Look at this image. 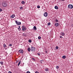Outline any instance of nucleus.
Here are the masks:
<instances>
[{
	"instance_id": "16",
	"label": "nucleus",
	"mask_w": 73,
	"mask_h": 73,
	"mask_svg": "<svg viewBox=\"0 0 73 73\" xmlns=\"http://www.w3.org/2000/svg\"><path fill=\"white\" fill-rule=\"evenodd\" d=\"M0 64L1 65H3V62H2V61L1 62Z\"/></svg>"
},
{
	"instance_id": "10",
	"label": "nucleus",
	"mask_w": 73,
	"mask_h": 73,
	"mask_svg": "<svg viewBox=\"0 0 73 73\" xmlns=\"http://www.w3.org/2000/svg\"><path fill=\"white\" fill-rule=\"evenodd\" d=\"M15 15H12V16H11V18L13 19V18H14L15 17Z\"/></svg>"
},
{
	"instance_id": "9",
	"label": "nucleus",
	"mask_w": 73,
	"mask_h": 73,
	"mask_svg": "<svg viewBox=\"0 0 73 73\" xmlns=\"http://www.w3.org/2000/svg\"><path fill=\"white\" fill-rule=\"evenodd\" d=\"M34 31H36L37 30V28L36 26H34L33 28Z\"/></svg>"
},
{
	"instance_id": "40",
	"label": "nucleus",
	"mask_w": 73,
	"mask_h": 73,
	"mask_svg": "<svg viewBox=\"0 0 73 73\" xmlns=\"http://www.w3.org/2000/svg\"><path fill=\"white\" fill-rule=\"evenodd\" d=\"M62 0V1H65V0Z\"/></svg>"
},
{
	"instance_id": "39",
	"label": "nucleus",
	"mask_w": 73,
	"mask_h": 73,
	"mask_svg": "<svg viewBox=\"0 0 73 73\" xmlns=\"http://www.w3.org/2000/svg\"><path fill=\"white\" fill-rule=\"evenodd\" d=\"M5 53H6L7 55L8 54V53H7V52H6Z\"/></svg>"
},
{
	"instance_id": "24",
	"label": "nucleus",
	"mask_w": 73,
	"mask_h": 73,
	"mask_svg": "<svg viewBox=\"0 0 73 73\" xmlns=\"http://www.w3.org/2000/svg\"><path fill=\"white\" fill-rule=\"evenodd\" d=\"M55 21L56 22H58V21L57 19H56Z\"/></svg>"
},
{
	"instance_id": "7",
	"label": "nucleus",
	"mask_w": 73,
	"mask_h": 73,
	"mask_svg": "<svg viewBox=\"0 0 73 73\" xmlns=\"http://www.w3.org/2000/svg\"><path fill=\"white\" fill-rule=\"evenodd\" d=\"M60 35H61V36H64L65 35V33H64L63 32H62L60 33Z\"/></svg>"
},
{
	"instance_id": "42",
	"label": "nucleus",
	"mask_w": 73,
	"mask_h": 73,
	"mask_svg": "<svg viewBox=\"0 0 73 73\" xmlns=\"http://www.w3.org/2000/svg\"><path fill=\"white\" fill-rule=\"evenodd\" d=\"M72 25V27L73 26V24Z\"/></svg>"
},
{
	"instance_id": "3",
	"label": "nucleus",
	"mask_w": 73,
	"mask_h": 73,
	"mask_svg": "<svg viewBox=\"0 0 73 73\" xmlns=\"http://www.w3.org/2000/svg\"><path fill=\"white\" fill-rule=\"evenodd\" d=\"M15 23H16L17 25H19L21 24V22H17V21H15Z\"/></svg>"
},
{
	"instance_id": "29",
	"label": "nucleus",
	"mask_w": 73,
	"mask_h": 73,
	"mask_svg": "<svg viewBox=\"0 0 73 73\" xmlns=\"http://www.w3.org/2000/svg\"><path fill=\"white\" fill-rule=\"evenodd\" d=\"M19 31H20L21 30V28H19Z\"/></svg>"
},
{
	"instance_id": "32",
	"label": "nucleus",
	"mask_w": 73,
	"mask_h": 73,
	"mask_svg": "<svg viewBox=\"0 0 73 73\" xmlns=\"http://www.w3.org/2000/svg\"><path fill=\"white\" fill-rule=\"evenodd\" d=\"M32 60H34V61L35 60V58H32Z\"/></svg>"
},
{
	"instance_id": "1",
	"label": "nucleus",
	"mask_w": 73,
	"mask_h": 73,
	"mask_svg": "<svg viewBox=\"0 0 73 73\" xmlns=\"http://www.w3.org/2000/svg\"><path fill=\"white\" fill-rule=\"evenodd\" d=\"M30 50L32 52H33H33H35L36 49H35V47H34L33 46H31V47Z\"/></svg>"
},
{
	"instance_id": "13",
	"label": "nucleus",
	"mask_w": 73,
	"mask_h": 73,
	"mask_svg": "<svg viewBox=\"0 0 73 73\" xmlns=\"http://www.w3.org/2000/svg\"><path fill=\"white\" fill-rule=\"evenodd\" d=\"M27 50L29 52H30L31 51V48H30V47H29L28 48Z\"/></svg>"
},
{
	"instance_id": "6",
	"label": "nucleus",
	"mask_w": 73,
	"mask_h": 73,
	"mask_svg": "<svg viewBox=\"0 0 73 73\" xmlns=\"http://www.w3.org/2000/svg\"><path fill=\"white\" fill-rule=\"evenodd\" d=\"M43 15L44 17H47V16H48V14L47 12H45Z\"/></svg>"
},
{
	"instance_id": "28",
	"label": "nucleus",
	"mask_w": 73,
	"mask_h": 73,
	"mask_svg": "<svg viewBox=\"0 0 73 73\" xmlns=\"http://www.w3.org/2000/svg\"><path fill=\"white\" fill-rule=\"evenodd\" d=\"M9 46H12V44H9Z\"/></svg>"
},
{
	"instance_id": "19",
	"label": "nucleus",
	"mask_w": 73,
	"mask_h": 73,
	"mask_svg": "<svg viewBox=\"0 0 73 73\" xmlns=\"http://www.w3.org/2000/svg\"><path fill=\"white\" fill-rule=\"evenodd\" d=\"M21 63V62L20 61L19 63H18V66H19V65L20 64V63Z\"/></svg>"
},
{
	"instance_id": "37",
	"label": "nucleus",
	"mask_w": 73,
	"mask_h": 73,
	"mask_svg": "<svg viewBox=\"0 0 73 73\" xmlns=\"http://www.w3.org/2000/svg\"><path fill=\"white\" fill-rule=\"evenodd\" d=\"M35 73H38V71H36Z\"/></svg>"
},
{
	"instance_id": "8",
	"label": "nucleus",
	"mask_w": 73,
	"mask_h": 73,
	"mask_svg": "<svg viewBox=\"0 0 73 73\" xmlns=\"http://www.w3.org/2000/svg\"><path fill=\"white\" fill-rule=\"evenodd\" d=\"M19 53H21L23 54V50H19Z\"/></svg>"
},
{
	"instance_id": "27",
	"label": "nucleus",
	"mask_w": 73,
	"mask_h": 73,
	"mask_svg": "<svg viewBox=\"0 0 73 73\" xmlns=\"http://www.w3.org/2000/svg\"><path fill=\"white\" fill-rule=\"evenodd\" d=\"M2 11H3L2 9L0 8V12H2Z\"/></svg>"
},
{
	"instance_id": "25",
	"label": "nucleus",
	"mask_w": 73,
	"mask_h": 73,
	"mask_svg": "<svg viewBox=\"0 0 73 73\" xmlns=\"http://www.w3.org/2000/svg\"><path fill=\"white\" fill-rule=\"evenodd\" d=\"M37 8H40V6L39 5H38L37 6Z\"/></svg>"
},
{
	"instance_id": "35",
	"label": "nucleus",
	"mask_w": 73,
	"mask_h": 73,
	"mask_svg": "<svg viewBox=\"0 0 73 73\" xmlns=\"http://www.w3.org/2000/svg\"><path fill=\"white\" fill-rule=\"evenodd\" d=\"M8 73H12V72L11 71H9Z\"/></svg>"
},
{
	"instance_id": "21",
	"label": "nucleus",
	"mask_w": 73,
	"mask_h": 73,
	"mask_svg": "<svg viewBox=\"0 0 73 73\" xmlns=\"http://www.w3.org/2000/svg\"><path fill=\"white\" fill-rule=\"evenodd\" d=\"M28 41L29 42H32V40H29Z\"/></svg>"
},
{
	"instance_id": "23",
	"label": "nucleus",
	"mask_w": 73,
	"mask_h": 73,
	"mask_svg": "<svg viewBox=\"0 0 73 73\" xmlns=\"http://www.w3.org/2000/svg\"><path fill=\"white\" fill-rule=\"evenodd\" d=\"M56 69H58V68H59V67L58 66H56Z\"/></svg>"
},
{
	"instance_id": "31",
	"label": "nucleus",
	"mask_w": 73,
	"mask_h": 73,
	"mask_svg": "<svg viewBox=\"0 0 73 73\" xmlns=\"http://www.w3.org/2000/svg\"><path fill=\"white\" fill-rule=\"evenodd\" d=\"M60 38H63V37H62V36H60Z\"/></svg>"
},
{
	"instance_id": "12",
	"label": "nucleus",
	"mask_w": 73,
	"mask_h": 73,
	"mask_svg": "<svg viewBox=\"0 0 73 73\" xmlns=\"http://www.w3.org/2000/svg\"><path fill=\"white\" fill-rule=\"evenodd\" d=\"M55 9H58V7L57 6H55L54 7Z\"/></svg>"
},
{
	"instance_id": "36",
	"label": "nucleus",
	"mask_w": 73,
	"mask_h": 73,
	"mask_svg": "<svg viewBox=\"0 0 73 73\" xmlns=\"http://www.w3.org/2000/svg\"><path fill=\"white\" fill-rule=\"evenodd\" d=\"M19 28H21L20 26H19V28H18V29H19Z\"/></svg>"
},
{
	"instance_id": "2",
	"label": "nucleus",
	"mask_w": 73,
	"mask_h": 73,
	"mask_svg": "<svg viewBox=\"0 0 73 73\" xmlns=\"http://www.w3.org/2000/svg\"><path fill=\"white\" fill-rule=\"evenodd\" d=\"M3 5L5 7H6L7 6V4L5 2H3Z\"/></svg>"
},
{
	"instance_id": "34",
	"label": "nucleus",
	"mask_w": 73,
	"mask_h": 73,
	"mask_svg": "<svg viewBox=\"0 0 73 73\" xmlns=\"http://www.w3.org/2000/svg\"><path fill=\"white\" fill-rule=\"evenodd\" d=\"M58 46H56V49H58Z\"/></svg>"
},
{
	"instance_id": "14",
	"label": "nucleus",
	"mask_w": 73,
	"mask_h": 73,
	"mask_svg": "<svg viewBox=\"0 0 73 73\" xmlns=\"http://www.w3.org/2000/svg\"><path fill=\"white\" fill-rule=\"evenodd\" d=\"M21 3L22 4H25V2L24 1H23L21 2Z\"/></svg>"
},
{
	"instance_id": "33",
	"label": "nucleus",
	"mask_w": 73,
	"mask_h": 73,
	"mask_svg": "<svg viewBox=\"0 0 73 73\" xmlns=\"http://www.w3.org/2000/svg\"><path fill=\"white\" fill-rule=\"evenodd\" d=\"M26 73H31L29 71H27Z\"/></svg>"
},
{
	"instance_id": "17",
	"label": "nucleus",
	"mask_w": 73,
	"mask_h": 73,
	"mask_svg": "<svg viewBox=\"0 0 73 73\" xmlns=\"http://www.w3.org/2000/svg\"><path fill=\"white\" fill-rule=\"evenodd\" d=\"M3 46L4 48H5V47H6V45L5 44H3Z\"/></svg>"
},
{
	"instance_id": "11",
	"label": "nucleus",
	"mask_w": 73,
	"mask_h": 73,
	"mask_svg": "<svg viewBox=\"0 0 73 73\" xmlns=\"http://www.w3.org/2000/svg\"><path fill=\"white\" fill-rule=\"evenodd\" d=\"M58 23H56L55 24V25L56 27H58Z\"/></svg>"
},
{
	"instance_id": "22",
	"label": "nucleus",
	"mask_w": 73,
	"mask_h": 73,
	"mask_svg": "<svg viewBox=\"0 0 73 73\" xmlns=\"http://www.w3.org/2000/svg\"><path fill=\"white\" fill-rule=\"evenodd\" d=\"M42 61H44V60H41L40 61V63H42Z\"/></svg>"
},
{
	"instance_id": "18",
	"label": "nucleus",
	"mask_w": 73,
	"mask_h": 73,
	"mask_svg": "<svg viewBox=\"0 0 73 73\" xmlns=\"http://www.w3.org/2000/svg\"><path fill=\"white\" fill-rule=\"evenodd\" d=\"M62 58H66V56H62Z\"/></svg>"
},
{
	"instance_id": "15",
	"label": "nucleus",
	"mask_w": 73,
	"mask_h": 73,
	"mask_svg": "<svg viewBox=\"0 0 73 73\" xmlns=\"http://www.w3.org/2000/svg\"><path fill=\"white\" fill-rule=\"evenodd\" d=\"M45 70L46 72H48L49 71V68H46Z\"/></svg>"
},
{
	"instance_id": "20",
	"label": "nucleus",
	"mask_w": 73,
	"mask_h": 73,
	"mask_svg": "<svg viewBox=\"0 0 73 73\" xmlns=\"http://www.w3.org/2000/svg\"><path fill=\"white\" fill-rule=\"evenodd\" d=\"M38 38L39 40H40V39L41 38V36H38Z\"/></svg>"
},
{
	"instance_id": "26",
	"label": "nucleus",
	"mask_w": 73,
	"mask_h": 73,
	"mask_svg": "<svg viewBox=\"0 0 73 73\" xmlns=\"http://www.w3.org/2000/svg\"><path fill=\"white\" fill-rule=\"evenodd\" d=\"M50 25V23H48V25Z\"/></svg>"
},
{
	"instance_id": "30",
	"label": "nucleus",
	"mask_w": 73,
	"mask_h": 73,
	"mask_svg": "<svg viewBox=\"0 0 73 73\" xmlns=\"http://www.w3.org/2000/svg\"><path fill=\"white\" fill-rule=\"evenodd\" d=\"M20 8L21 9H22L23 8V7H21Z\"/></svg>"
},
{
	"instance_id": "4",
	"label": "nucleus",
	"mask_w": 73,
	"mask_h": 73,
	"mask_svg": "<svg viewBox=\"0 0 73 73\" xmlns=\"http://www.w3.org/2000/svg\"><path fill=\"white\" fill-rule=\"evenodd\" d=\"M68 7L70 9H72L73 8V5H68Z\"/></svg>"
},
{
	"instance_id": "38",
	"label": "nucleus",
	"mask_w": 73,
	"mask_h": 73,
	"mask_svg": "<svg viewBox=\"0 0 73 73\" xmlns=\"http://www.w3.org/2000/svg\"><path fill=\"white\" fill-rule=\"evenodd\" d=\"M38 56H40V54L38 53Z\"/></svg>"
},
{
	"instance_id": "41",
	"label": "nucleus",
	"mask_w": 73,
	"mask_h": 73,
	"mask_svg": "<svg viewBox=\"0 0 73 73\" xmlns=\"http://www.w3.org/2000/svg\"><path fill=\"white\" fill-rule=\"evenodd\" d=\"M46 52L47 53V51H46Z\"/></svg>"
},
{
	"instance_id": "5",
	"label": "nucleus",
	"mask_w": 73,
	"mask_h": 73,
	"mask_svg": "<svg viewBox=\"0 0 73 73\" xmlns=\"http://www.w3.org/2000/svg\"><path fill=\"white\" fill-rule=\"evenodd\" d=\"M22 29V30L23 31H25L26 30V28L24 27V26L23 25L21 27Z\"/></svg>"
}]
</instances>
